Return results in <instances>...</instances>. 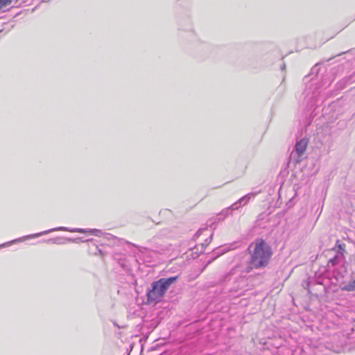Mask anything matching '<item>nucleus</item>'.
I'll list each match as a JSON object with an SVG mask.
<instances>
[{"mask_svg":"<svg viewBox=\"0 0 355 355\" xmlns=\"http://www.w3.org/2000/svg\"><path fill=\"white\" fill-rule=\"evenodd\" d=\"M251 268H260L266 267L272 256L270 247L262 239H257L248 248Z\"/></svg>","mask_w":355,"mask_h":355,"instance_id":"nucleus-1","label":"nucleus"},{"mask_svg":"<svg viewBox=\"0 0 355 355\" xmlns=\"http://www.w3.org/2000/svg\"><path fill=\"white\" fill-rule=\"evenodd\" d=\"M178 277L162 278L152 284V289L148 292V300L155 303L159 302L169 286L175 283Z\"/></svg>","mask_w":355,"mask_h":355,"instance_id":"nucleus-2","label":"nucleus"},{"mask_svg":"<svg viewBox=\"0 0 355 355\" xmlns=\"http://www.w3.org/2000/svg\"><path fill=\"white\" fill-rule=\"evenodd\" d=\"M55 231H66V232H78V233L89 232L90 234L95 235L96 236H101V235L103 234V232L101 230H97V229H88V230L80 229V228L69 229L68 227H59L51 229V230H46L44 232H42L29 236L28 237L29 238H35V237L42 236L43 234H46L49 232H55Z\"/></svg>","mask_w":355,"mask_h":355,"instance_id":"nucleus-3","label":"nucleus"},{"mask_svg":"<svg viewBox=\"0 0 355 355\" xmlns=\"http://www.w3.org/2000/svg\"><path fill=\"white\" fill-rule=\"evenodd\" d=\"M309 140L306 138H302L297 141L294 150L291 154V157L296 162L300 163L303 159V155L306 150Z\"/></svg>","mask_w":355,"mask_h":355,"instance_id":"nucleus-4","label":"nucleus"},{"mask_svg":"<svg viewBox=\"0 0 355 355\" xmlns=\"http://www.w3.org/2000/svg\"><path fill=\"white\" fill-rule=\"evenodd\" d=\"M254 196H255V193H250L244 196L241 198H240L238 200V202H239V205H242V204L245 205V204H247L249 202V200L252 198H253Z\"/></svg>","mask_w":355,"mask_h":355,"instance_id":"nucleus-5","label":"nucleus"},{"mask_svg":"<svg viewBox=\"0 0 355 355\" xmlns=\"http://www.w3.org/2000/svg\"><path fill=\"white\" fill-rule=\"evenodd\" d=\"M342 290L346 291H355V281L353 279L352 281L349 282L347 284L343 287Z\"/></svg>","mask_w":355,"mask_h":355,"instance_id":"nucleus-6","label":"nucleus"},{"mask_svg":"<svg viewBox=\"0 0 355 355\" xmlns=\"http://www.w3.org/2000/svg\"><path fill=\"white\" fill-rule=\"evenodd\" d=\"M230 208H226L225 209H223L218 216V220H224L225 218H226L229 214H230Z\"/></svg>","mask_w":355,"mask_h":355,"instance_id":"nucleus-7","label":"nucleus"},{"mask_svg":"<svg viewBox=\"0 0 355 355\" xmlns=\"http://www.w3.org/2000/svg\"><path fill=\"white\" fill-rule=\"evenodd\" d=\"M12 0H0V10L10 6L12 3Z\"/></svg>","mask_w":355,"mask_h":355,"instance_id":"nucleus-8","label":"nucleus"},{"mask_svg":"<svg viewBox=\"0 0 355 355\" xmlns=\"http://www.w3.org/2000/svg\"><path fill=\"white\" fill-rule=\"evenodd\" d=\"M61 239H49L47 241V243H55V244H62L63 243V242L60 241Z\"/></svg>","mask_w":355,"mask_h":355,"instance_id":"nucleus-9","label":"nucleus"},{"mask_svg":"<svg viewBox=\"0 0 355 355\" xmlns=\"http://www.w3.org/2000/svg\"><path fill=\"white\" fill-rule=\"evenodd\" d=\"M240 206L241 205H239V202H238V201H236V202H234L233 205H232L228 208H230V211H232V210L238 209Z\"/></svg>","mask_w":355,"mask_h":355,"instance_id":"nucleus-10","label":"nucleus"},{"mask_svg":"<svg viewBox=\"0 0 355 355\" xmlns=\"http://www.w3.org/2000/svg\"><path fill=\"white\" fill-rule=\"evenodd\" d=\"M338 248H339L340 249H343V248H342V245H340H340H338Z\"/></svg>","mask_w":355,"mask_h":355,"instance_id":"nucleus-11","label":"nucleus"}]
</instances>
